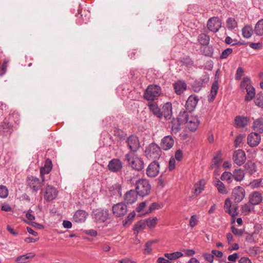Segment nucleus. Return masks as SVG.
I'll return each mask as SVG.
<instances>
[{
	"label": "nucleus",
	"mask_w": 263,
	"mask_h": 263,
	"mask_svg": "<svg viewBox=\"0 0 263 263\" xmlns=\"http://www.w3.org/2000/svg\"><path fill=\"white\" fill-rule=\"evenodd\" d=\"M135 191L139 196L144 197L149 195L151 191V185L148 180L139 178L135 182Z\"/></svg>",
	"instance_id": "nucleus-1"
},
{
	"label": "nucleus",
	"mask_w": 263,
	"mask_h": 263,
	"mask_svg": "<svg viewBox=\"0 0 263 263\" xmlns=\"http://www.w3.org/2000/svg\"><path fill=\"white\" fill-rule=\"evenodd\" d=\"M125 160L127 162L129 166L133 170L141 171L144 168L143 160L135 154L131 155V153H128L125 155Z\"/></svg>",
	"instance_id": "nucleus-2"
},
{
	"label": "nucleus",
	"mask_w": 263,
	"mask_h": 263,
	"mask_svg": "<svg viewBox=\"0 0 263 263\" xmlns=\"http://www.w3.org/2000/svg\"><path fill=\"white\" fill-rule=\"evenodd\" d=\"M161 88L158 85H149L145 89L143 98L147 101H154L155 99L160 96Z\"/></svg>",
	"instance_id": "nucleus-3"
},
{
	"label": "nucleus",
	"mask_w": 263,
	"mask_h": 263,
	"mask_svg": "<svg viewBox=\"0 0 263 263\" xmlns=\"http://www.w3.org/2000/svg\"><path fill=\"white\" fill-rule=\"evenodd\" d=\"M91 215L94 222L97 223H104L110 218L109 211L103 209L93 210Z\"/></svg>",
	"instance_id": "nucleus-4"
},
{
	"label": "nucleus",
	"mask_w": 263,
	"mask_h": 263,
	"mask_svg": "<svg viewBox=\"0 0 263 263\" xmlns=\"http://www.w3.org/2000/svg\"><path fill=\"white\" fill-rule=\"evenodd\" d=\"M145 153L147 157L154 159H158L161 154V148L158 144L153 142L146 147Z\"/></svg>",
	"instance_id": "nucleus-5"
},
{
	"label": "nucleus",
	"mask_w": 263,
	"mask_h": 263,
	"mask_svg": "<svg viewBox=\"0 0 263 263\" xmlns=\"http://www.w3.org/2000/svg\"><path fill=\"white\" fill-rule=\"evenodd\" d=\"M126 142L127 144L128 148L130 149L128 153H131V155L135 154L137 152L140 147V143L139 138L134 135L129 136Z\"/></svg>",
	"instance_id": "nucleus-6"
},
{
	"label": "nucleus",
	"mask_w": 263,
	"mask_h": 263,
	"mask_svg": "<svg viewBox=\"0 0 263 263\" xmlns=\"http://www.w3.org/2000/svg\"><path fill=\"white\" fill-rule=\"evenodd\" d=\"M76 16L77 17L76 23L79 25L83 24H87L90 21V13L89 11L84 10L80 8L77 10V13L76 14Z\"/></svg>",
	"instance_id": "nucleus-7"
},
{
	"label": "nucleus",
	"mask_w": 263,
	"mask_h": 263,
	"mask_svg": "<svg viewBox=\"0 0 263 263\" xmlns=\"http://www.w3.org/2000/svg\"><path fill=\"white\" fill-rule=\"evenodd\" d=\"M245 196L246 192L244 188L240 186H237L232 191L231 199L235 203L238 204L244 199Z\"/></svg>",
	"instance_id": "nucleus-8"
},
{
	"label": "nucleus",
	"mask_w": 263,
	"mask_h": 263,
	"mask_svg": "<svg viewBox=\"0 0 263 263\" xmlns=\"http://www.w3.org/2000/svg\"><path fill=\"white\" fill-rule=\"evenodd\" d=\"M209 81V77L207 75L201 76L196 80L192 85L193 90L195 92H199L203 87H205Z\"/></svg>",
	"instance_id": "nucleus-9"
},
{
	"label": "nucleus",
	"mask_w": 263,
	"mask_h": 263,
	"mask_svg": "<svg viewBox=\"0 0 263 263\" xmlns=\"http://www.w3.org/2000/svg\"><path fill=\"white\" fill-rule=\"evenodd\" d=\"M113 214L117 217H123L127 212L126 204L122 202L114 204L112 206Z\"/></svg>",
	"instance_id": "nucleus-10"
},
{
	"label": "nucleus",
	"mask_w": 263,
	"mask_h": 263,
	"mask_svg": "<svg viewBox=\"0 0 263 263\" xmlns=\"http://www.w3.org/2000/svg\"><path fill=\"white\" fill-rule=\"evenodd\" d=\"M221 27V21L218 17L214 16L210 18L207 23L208 29L213 33L218 31Z\"/></svg>",
	"instance_id": "nucleus-11"
},
{
	"label": "nucleus",
	"mask_w": 263,
	"mask_h": 263,
	"mask_svg": "<svg viewBox=\"0 0 263 263\" xmlns=\"http://www.w3.org/2000/svg\"><path fill=\"white\" fill-rule=\"evenodd\" d=\"M58 191L54 186L48 185L45 189L44 198L47 201H51L58 196Z\"/></svg>",
	"instance_id": "nucleus-12"
},
{
	"label": "nucleus",
	"mask_w": 263,
	"mask_h": 263,
	"mask_svg": "<svg viewBox=\"0 0 263 263\" xmlns=\"http://www.w3.org/2000/svg\"><path fill=\"white\" fill-rule=\"evenodd\" d=\"M160 171L159 163L156 160L152 162L146 168V175L149 177H155Z\"/></svg>",
	"instance_id": "nucleus-13"
},
{
	"label": "nucleus",
	"mask_w": 263,
	"mask_h": 263,
	"mask_svg": "<svg viewBox=\"0 0 263 263\" xmlns=\"http://www.w3.org/2000/svg\"><path fill=\"white\" fill-rule=\"evenodd\" d=\"M234 162L240 166L244 163L246 160L245 152L242 149H237L234 151L233 155Z\"/></svg>",
	"instance_id": "nucleus-14"
},
{
	"label": "nucleus",
	"mask_w": 263,
	"mask_h": 263,
	"mask_svg": "<svg viewBox=\"0 0 263 263\" xmlns=\"http://www.w3.org/2000/svg\"><path fill=\"white\" fill-rule=\"evenodd\" d=\"M107 167L111 172L117 173L122 168L123 163L119 159L114 158L109 161Z\"/></svg>",
	"instance_id": "nucleus-15"
},
{
	"label": "nucleus",
	"mask_w": 263,
	"mask_h": 263,
	"mask_svg": "<svg viewBox=\"0 0 263 263\" xmlns=\"http://www.w3.org/2000/svg\"><path fill=\"white\" fill-rule=\"evenodd\" d=\"M28 186L32 190V192H37L42 187L40 179L34 176L28 177L27 179Z\"/></svg>",
	"instance_id": "nucleus-16"
},
{
	"label": "nucleus",
	"mask_w": 263,
	"mask_h": 263,
	"mask_svg": "<svg viewBox=\"0 0 263 263\" xmlns=\"http://www.w3.org/2000/svg\"><path fill=\"white\" fill-rule=\"evenodd\" d=\"M261 136L259 133L252 132L248 135L247 137V142L251 147H256L260 142Z\"/></svg>",
	"instance_id": "nucleus-17"
},
{
	"label": "nucleus",
	"mask_w": 263,
	"mask_h": 263,
	"mask_svg": "<svg viewBox=\"0 0 263 263\" xmlns=\"http://www.w3.org/2000/svg\"><path fill=\"white\" fill-rule=\"evenodd\" d=\"M138 194L135 190H130L124 194L123 198L126 204H132L135 203L138 198Z\"/></svg>",
	"instance_id": "nucleus-18"
},
{
	"label": "nucleus",
	"mask_w": 263,
	"mask_h": 263,
	"mask_svg": "<svg viewBox=\"0 0 263 263\" xmlns=\"http://www.w3.org/2000/svg\"><path fill=\"white\" fill-rule=\"evenodd\" d=\"M174 144V140L171 136L164 137L161 141L160 146L164 151L170 149Z\"/></svg>",
	"instance_id": "nucleus-19"
},
{
	"label": "nucleus",
	"mask_w": 263,
	"mask_h": 263,
	"mask_svg": "<svg viewBox=\"0 0 263 263\" xmlns=\"http://www.w3.org/2000/svg\"><path fill=\"white\" fill-rule=\"evenodd\" d=\"M175 92L179 96L181 95L187 89V84L183 80H177L173 84Z\"/></svg>",
	"instance_id": "nucleus-20"
},
{
	"label": "nucleus",
	"mask_w": 263,
	"mask_h": 263,
	"mask_svg": "<svg viewBox=\"0 0 263 263\" xmlns=\"http://www.w3.org/2000/svg\"><path fill=\"white\" fill-rule=\"evenodd\" d=\"M161 113L162 115V118L164 117L165 120L171 119L173 115L172 103L171 102L165 103L162 106Z\"/></svg>",
	"instance_id": "nucleus-21"
},
{
	"label": "nucleus",
	"mask_w": 263,
	"mask_h": 263,
	"mask_svg": "<svg viewBox=\"0 0 263 263\" xmlns=\"http://www.w3.org/2000/svg\"><path fill=\"white\" fill-rule=\"evenodd\" d=\"M214 51L213 46L209 44L208 45H204L200 48V51L202 54L212 58H215L218 57L217 54L215 55Z\"/></svg>",
	"instance_id": "nucleus-22"
},
{
	"label": "nucleus",
	"mask_w": 263,
	"mask_h": 263,
	"mask_svg": "<svg viewBox=\"0 0 263 263\" xmlns=\"http://www.w3.org/2000/svg\"><path fill=\"white\" fill-rule=\"evenodd\" d=\"M199 99L197 96L191 95L187 99L185 104V109L189 112L194 110Z\"/></svg>",
	"instance_id": "nucleus-23"
},
{
	"label": "nucleus",
	"mask_w": 263,
	"mask_h": 263,
	"mask_svg": "<svg viewBox=\"0 0 263 263\" xmlns=\"http://www.w3.org/2000/svg\"><path fill=\"white\" fill-rule=\"evenodd\" d=\"M186 123L187 124V127L188 129L191 132H194L197 129L199 126L200 120L197 116H191Z\"/></svg>",
	"instance_id": "nucleus-24"
},
{
	"label": "nucleus",
	"mask_w": 263,
	"mask_h": 263,
	"mask_svg": "<svg viewBox=\"0 0 263 263\" xmlns=\"http://www.w3.org/2000/svg\"><path fill=\"white\" fill-rule=\"evenodd\" d=\"M234 121L237 128H243L250 123V119L248 117L237 116Z\"/></svg>",
	"instance_id": "nucleus-25"
},
{
	"label": "nucleus",
	"mask_w": 263,
	"mask_h": 263,
	"mask_svg": "<svg viewBox=\"0 0 263 263\" xmlns=\"http://www.w3.org/2000/svg\"><path fill=\"white\" fill-rule=\"evenodd\" d=\"M262 201V197L259 192L255 191L249 196V203L252 205H258Z\"/></svg>",
	"instance_id": "nucleus-26"
},
{
	"label": "nucleus",
	"mask_w": 263,
	"mask_h": 263,
	"mask_svg": "<svg viewBox=\"0 0 263 263\" xmlns=\"http://www.w3.org/2000/svg\"><path fill=\"white\" fill-rule=\"evenodd\" d=\"M182 123L177 118H173L169 124V127L171 128L172 133L176 134L181 130Z\"/></svg>",
	"instance_id": "nucleus-27"
},
{
	"label": "nucleus",
	"mask_w": 263,
	"mask_h": 263,
	"mask_svg": "<svg viewBox=\"0 0 263 263\" xmlns=\"http://www.w3.org/2000/svg\"><path fill=\"white\" fill-rule=\"evenodd\" d=\"M149 109L153 114L158 119H161L162 115L161 113V109L158 107L157 104L155 102H150L147 104Z\"/></svg>",
	"instance_id": "nucleus-28"
},
{
	"label": "nucleus",
	"mask_w": 263,
	"mask_h": 263,
	"mask_svg": "<svg viewBox=\"0 0 263 263\" xmlns=\"http://www.w3.org/2000/svg\"><path fill=\"white\" fill-rule=\"evenodd\" d=\"M88 213L84 210H79L76 211L73 215V219L77 222H83L85 221Z\"/></svg>",
	"instance_id": "nucleus-29"
},
{
	"label": "nucleus",
	"mask_w": 263,
	"mask_h": 263,
	"mask_svg": "<svg viewBox=\"0 0 263 263\" xmlns=\"http://www.w3.org/2000/svg\"><path fill=\"white\" fill-rule=\"evenodd\" d=\"M219 88V84L217 80H215L212 84L211 89L210 91V93L208 96V101L209 102H213L218 92V90Z\"/></svg>",
	"instance_id": "nucleus-30"
},
{
	"label": "nucleus",
	"mask_w": 263,
	"mask_h": 263,
	"mask_svg": "<svg viewBox=\"0 0 263 263\" xmlns=\"http://www.w3.org/2000/svg\"><path fill=\"white\" fill-rule=\"evenodd\" d=\"M245 168L246 173L250 175L254 174L257 171L256 163L251 160H249L246 163Z\"/></svg>",
	"instance_id": "nucleus-31"
},
{
	"label": "nucleus",
	"mask_w": 263,
	"mask_h": 263,
	"mask_svg": "<svg viewBox=\"0 0 263 263\" xmlns=\"http://www.w3.org/2000/svg\"><path fill=\"white\" fill-rule=\"evenodd\" d=\"M52 168V163L50 159L45 160L44 166L40 168V174L42 176L49 174Z\"/></svg>",
	"instance_id": "nucleus-32"
},
{
	"label": "nucleus",
	"mask_w": 263,
	"mask_h": 263,
	"mask_svg": "<svg viewBox=\"0 0 263 263\" xmlns=\"http://www.w3.org/2000/svg\"><path fill=\"white\" fill-rule=\"evenodd\" d=\"M109 192L111 195L122 196V185L119 183H115L109 188Z\"/></svg>",
	"instance_id": "nucleus-33"
},
{
	"label": "nucleus",
	"mask_w": 263,
	"mask_h": 263,
	"mask_svg": "<svg viewBox=\"0 0 263 263\" xmlns=\"http://www.w3.org/2000/svg\"><path fill=\"white\" fill-rule=\"evenodd\" d=\"M190 113H191V112L183 109L180 111L177 118L178 119L182 124H185L190 118Z\"/></svg>",
	"instance_id": "nucleus-34"
},
{
	"label": "nucleus",
	"mask_w": 263,
	"mask_h": 263,
	"mask_svg": "<svg viewBox=\"0 0 263 263\" xmlns=\"http://www.w3.org/2000/svg\"><path fill=\"white\" fill-rule=\"evenodd\" d=\"M246 89L247 90V94L245 96V100L247 102L250 101L251 100H252L253 98H255L256 96L255 88L251 85L248 84L246 86Z\"/></svg>",
	"instance_id": "nucleus-35"
},
{
	"label": "nucleus",
	"mask_w": 263,
	"mask_h": 263,
	"mask_svg": "<svg viewBox=\"0 0 263 263\" xmlns=\"http://www.w3.org/2000/svg\"><path fill=\"white\" fill-rule=\"evenodd\" d=\"M197 41L201 46L208 45L210 44V37L206 33H201L198 35Z\"/></svg>",
	"instance_id": "nucleus-36"
},
{
	"label": "nucleus",
	"mask_w": 263,
	"mask_h": 263,
	"mask_svg": "<svg viewBox=\"0 0 263 263\" xmlns=\"http://www.w3.org/2000/svg\"><path fill=\"white\" fill-rule=\"evenodd\" d=\"M213 182L214 185L217 187L219 193L222 194H226L227 193V190L225 185L219 179L215 178Z\"/></svg>",
	"instance_id": "nucleus-37"
},
{
	"label": "nucleus",
	"mask_w": 263,
	"mask_h": 263,
	"mask_svg": "<svg viewBox=\"0 0 263 263\" xmlns=\"http://www.w3.org/2000/svg\"><path fill=\"white\" fill-rule=\"evenodd\" d=\"M253 128L259 134L263 133V118H259L254 121Z\"/></svg>",
	"instance_id": "nucleus-38"
},
{
	"label": "nucleus",
	"mask_w": 263,
	"mask_h": 263,
	"mask_svg": "<svg viewBox=\"0 0 263 263\" xmlns=\"http://www.w3.org/2000/svg\"><path fill=\"white\" fill-rule=\"evenodd\" d=\"M146 224L144 220H141L136 223L133 227L134 233L136 236L138 235L139 232L145 228Z\"/></svg>",
	"instance_id": "nucleus-39"
},
{
	"label": "nucleus",
	"mask_w": 263,
	"mask_h": 263,
	"mask_svg": "<svg viewBox=\"0 0 263 263\" xmlns=\"http://www.w3.org/2000/svg\"><path fill=\"white\" fill-rule=\"evenodd\" d=\"M232 202L230 198L226 199L224 202V211L231 215L232 217H235L238 215V213H234L232 212L231 210Z\"/></svg>",
	"instance_id": "nucleus-40"
},
{
	"label": "nucleus",
	"mask_w": 263,
	"mask_h": 263,
	"mask_svg": "<svg viewBox=\"0 0 263 263\" xmlns=\"http://www.w3.org/2000/svg\"><path fill=\"white\" fill-rule=\"evenodd\" d=\"M254 31L250 25H246L242 29V35L245 39L250 38Z\"/></svg>",
	"instance_id": "nucleus-41"
},
{
	"label": "nucleus",
	"mask_w": 263,
	"mask_h": 263,
	"mask_svg": "<svg viewBox=\"0 0 263 263\" xmlns=\"http://www.w3.org/2000/svg\"><path fill=\"white\" fill-rule=\"evenodd\" d=\"M12 127V124L5 118L0 125V132L3 133L8 132Z\"/></svg>",
	"instance_id": "nucleus-42"
},
{
	"label": "nucleus",
	"mask_w": 263,
	"mask_h": 263,
	"mask_svg": "<svg viewBox=\"0 0 263 263\" xmlns=\"http://www.w3.org/2000/svg\"><path fill=\"white\" fill-rule=\"evenodd\" d=\"M222 161V159L221 158V153L220 151H218L216 155L213 158L212 162L213 163V165H215V168L218 169Z\"/></svg>",
	"instance_id": "nucleus-43"
},
{
	"label": "nucleus",
	"mask_w": 263,
	"mask_h": 263,
	"mask_svg": "<svg viewBox=\"0 0 263 263\" xmlns=\"http://www.w3.org/2000/svg\"><path fill=\"white\" fill-rule=\"evenodd\" d=\"M254 31L257 35L261 36L263 35V19L260 20L256 23Z\"/></svg>",
	"instance_id": "nucleus-44"
},
{
	"label": "nucleus",
	"mask_w": 263,
	"mask_h": 263,
	"mask_svg": "<svg viewBox=\"0 0 263 263\" xmlns=\"http://www.w3.org/2000/svg\"><path fill=\"white\" fill-rule=\"evenodd\" d=\"M233 177L237 181H241L245 177L243 171L241 169L235 170L233 173Z\"/></svg>",
	"instance_id": "nucleus-45"
},
{
	"label": "nucleus",
	"mask_w": 263,
	"mask_h": 263,
	"mask_svg": "<svg viewBox=\"0 0 263 263\" xmlns=\"http://www.w3.org/2000/svg\"><path fill=\"white\" fill-rule=\"evenodd\" d=\"M136 216V213L134 211L128 214L127 217L122 221V224L125 227L128 225H130Z\"/></svg>",
	"instance_id": "nucleus-46"
},
{
	"label": "nucleus",
	"mask_w": 263,
	"mask_h": 263,
	"mask_svg": "<svg viewBox=\"0 0 263 263\" xmlns=\"http://www.w3.org/2000/svg\"><path fill=\"white\" fill-rule=\"evenodd\" d=\"M183 255L181 252H176L172 253H165L164 256L170 260H175L182 257Z\"/></svg>",
	"instance_id": "nucleus-47"
},
{
	"label": "nucleus",
	"mask_w": 263,
	"mask_h": 263,
	"mask_svg": "<svg viewBox=\"0 0 263 263\" xmlns=\"http://www.w3.org/2000/svg\"><path fill=\"white\" fill-rule=\"evenodd\" d=\"M254 103L257 106L263 108V93L259 92L256 95Z\"/></svg>",
	"instance_id": "nucleus-48"
},
{
	"label": "nucleus",
	"mask_w": 263,
	"mask_h": 263,
	"mask_svg": "<svg viewBox=\"0 0 263 263\" xmlns=\"http://www.w3.org/2000/svg\"><path fill=\"white\" fill-rule=\"evenodd\" d=\"M227 26L229 29H234L237 27V22L234 18L229 17L227 20Z\"/></svg>",
	"instance_id": "nucleus-49"
},
{
	"label": "nucleus",
	"mask_w": 263,
	"mask_h": 263,
	"mask_svg": "<svg viewBox=\"0 0 263 263\" xmlns=\"http://www.w3.org/2000/svg\"><path fill=\"white\" fill-rule=\"evenodd\" d=\"M233 174L229 172L225 171L221 176L220 179L222 181H227L228 183H230L232 181Z\"/></svg>",
	"instance_id": "nucleus-50"
},
{
	"label": "nucleus",
	"mask_w": 263,
	"mask_h": 263,
	"mask_svg": "<svg viewBox=\"0 0 263 263\" xmlns=\"http://www.w3.org/2000/svg\"><path fill=\"white\" fill-rule=\"evenodd\" d=\"M144 220L145 221L146 225H147L148 228H152L155 227L157 224L158 219L157 217H155L152 219L147 218Z\"/></svg>",
	"instance_id": "nucleus-51"
},
{
	"label": "nucleus",
	"mask_w": 263,
	"mask_h": 263,
	"mask_svg": "<svg viewBox=\"0 0 263 263\" xmlns=\"http://www.w3.org/2000/svg\"><path fill=\"white\" fill-rule=\"evenodd\" d=\"M181 59V62L186 66L190 67L194 64L193 61L192 60L189 56L183 57Z\"/></svg>",
	"instance_id": "nucleus-52"
},
{
	"label": "nucleus",
	"mask_w": 263,
	"mask_h": 263,
	"mask_svg": "<svg viewBox=\"0 0 263 263\" xmlns=\"http://www.w3.org/2000/svg\"><path fill=\"white\" fill-rule=\"evenodd\" d=\"M248 253L252 256L256 257L260 253V249L257 247H250L248 250Z\"/></svg>",
	"instance_id": "nucleus-53"
},
{
	"label": "nucleus",
	"mask_w": 263,
	"mask_h": 263,
	"mask_svg": "<svg viewBox=\"0 0 263 263\" xmlns=\"http://www.w3.org/2000/svg\"><path fill=\"white\" fill-rule=\"evenodd\" d=\"M114 136L117 137L120 140H122V139H123L126 135L123 130L118 128H115V129L114 130Z\"/></svg>",
	"instance_id": "nucleus-54"
},
{
	"label": "nucleus",
	"mask_w": 263,
	"mask_h": 263,
	"mask_svg": "<svg viewBox=\"0 0 263 263\" xmlns=\"http://www.w3.org/2000/svg\"><path fill=\"white\" fill-rule=\"evenodd\" d=\"M155 240H150L148 241L145 245V249H144V253L149 254L151 253L152 251V249L151 248V247L153 243L155 242Z\"/></svg>",
	"instance_id": "nucleus-55"
},
{
	"label": "nucleus",
	"mask_w": 263,
	"mask_h": 263,
	"mask_svg": "<svg viewBox=\"0 0 263 263\" xmlns=\"http://www.w3.org/2000/svg\"><path fill=\"white\" fill-rule=\"evenodd\" d=\"M163 207V204L160 205L157 202H154L151 204L149 207L148 210L146 212V214H149L151 213L152 211L155 210H158Z\"/></svg>",
	"instance_id": "nucleus-56"
},
{
	"label": "nucleus",
	"mask_w": 263,
	"mask_h": 263,
	"mask_svg": "<svg viewBox=\"0 0 263 263\" xmlns=\"http://www.w3.org/2000/svg\"><path fill=\"white\" fill-rule=\"evenodd\" d=\"M8 195V190L4 185H0V197L5 198Z\"/></svg>",
	"instance_id": "nucleus-57"
},
{
	"label": "nucleus",
	"mask_w": 263,
	"mask_h": 263,
	"mask_svg": "<svg viewBox=\"0 0 263 263\" xmlns=\"http://www.w3.org/2000/svg\"><path fill=\"white\" fill-rule=\"evenodd\" d=\"M233 52V49L230 48H228L224 50L220 54V59H227L230 54H231Z\"/></svg>",
	"instance_id": "nucleus-58"
},
{
	"label": "nucleus",
	"mask_w": 263,
	"mask_h": 263,
	"mask_svg": "<svg viewBox=\"0 0 263 263\" xmlns=\"http://www.w3.org/2000/svg\"><path fill=\"white\" fill-rule=\"evenodd\" d=\"M231 230L234 235L237 236H241L244 233V230L237 229L234 226H231Z\"/></svg>",
	"instance_id": "nucleus-59"
},
{
	"label": "nucleus",
	"mask_w": 263,
	"mask_h": 263,
	"mask_svg": "<svg viewBox=\"0 0 263 263\" xmlns=\"http://www.w3.org/2000/svg\"><path fill=\"white\" fill-rule=\"evenodd\" d=\"M201 181L199 182V183ZM194 187V194L196 196L199 195L201 193V192L204 190V186L201 185L200 183L195 184Z\"/></svg>",
	"instance_id": "nucleus-60"
},
{
	"label": "nucleus",
	"mask_w": 263,
	"mask_h": 263,
	"mask_svg": "<svg viewBox=\"0 0 263 263\" xmlns=\"http://www.w3.org/2000/svg\"><path fill=\"white\" fill-rule=\"evenodd\" d=\"M252 211L251 206L248 203L245 204L241 207V211L246 215H248Z\"/></svg>",
	"instance_id": "nucleus-61"
},
{
	"label": "nucleus",
	"mask_w": 263,
	"mask_h": 263,
	"mask_svg": "<svg viewBox=\"0 0 263 263\" xmlns=\"http://www.w3.org/2000/svg\"><path fill=\"white\" fill-rule=\"evenodd\" d=\"M244 72V70L241 67H239L236 71V73L235 76V79L236 80H240L241 79V78L243 76Z\"/></svg>",
	"instance_id": "nucleus-62"
},
{
	"label": "nucleus",
	"mask_w": 263,
	"mask_h": 263,
	"mask_svg": "<svg viewBox=\"0 0 263 263\" xmlns=\"http://www.w3.org/2000/svg\"><path fill=\"white\" fill-rule=\"evenodd\" d=\"M176 161L174 158L171 157L168 162V168L170 171H172L175 168Z\"/></svg>",
	"instance_id": "nucleus-63"
},
{
	"label": "nucleus",
	"mask_w": 263,
	"mask_h": 263,
	"mask_svg": "<svg viewBox=\"0 0 263 263\" xmlns=\"http://www.w3.org/2000/svg\"><path fill=\"white\" fill-rule=\"evenodd\" d=\"M246 241L250 243H254L256 242L255 239L254 233L248 234L246 237Z\"/></svg>",
	"instance_id": "nucleus-64"
}]
</instances>
